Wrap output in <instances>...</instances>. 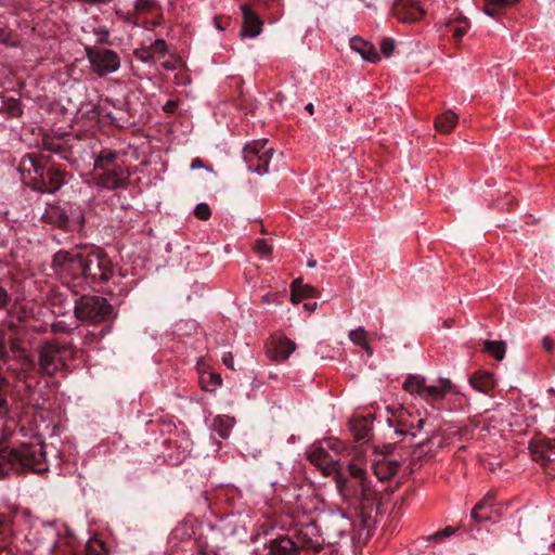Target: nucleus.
<instances>
[{"instance_id":"a19ab883","label":"nucleus","mask_w":555,"mask_h":555,"mask_svg":"<svg viewBox=\"0 0 555 555\" xmlns=\"http://www.w3.org/2000/svg\"><path fill=\"white\" fill-rule=\"evenodd\" d=\"M94 35L96 36L95 43L98 47L111 44L109 30L106 27L96 28Z\"/></svg>"},{"instance_id":"4c0bfd02","label":"nucleus","mask_w":555,"mask_h":555,"mask_svg":"<svg viewBox=\"0 0 555 555\" xmlns=\"http://www.w3.org/2000/svg\"><path fill=\"white\" fill-rule=\"evenodd\" d=\"M457 23L464 24V25L451 24V25H449V27H450V31H452V34H453V37L456 40H460L467 33L468 22L465 17H463Z\"/></svg>"},{"instance_id":"680f3d73","label":"nucleus","mask_w":555,"mask_h":555,"mask_svg":"<svg viewBox=\"0 0 555 555\" xmlns=\"http://www.w3.org/2000/svg\"><path fill=\"white\" fill-rule=\"evenodd\" d=\"M444 538L442 535H440V532L437 531L435 532L434 534L429 535L427 538L428 541H431L434 543H438V542H441Z\"/></svg>"},{"instance_id":"c85d7f7f","label":"nucleus","mask_w":555,"mask_h":555,"mask_svg":"<svg viewBox=\"0 0 555 555\" xmlns=\"http://www.w3.org/2000/svg\"><path fill=\"white\" fill-rule=\"evenodd\" d=\"M133 8L141 16L157 14L160 17L162 7L157 0H134Z\"/></svg>"},{"instance_id":"b1692460","label":"nucleus","mask_w":555,"mask_h":555,"mask_svg":"<svg viewBox=\"0 0 555 555\" xmlns=\"http://www.w3.org/2000/svg\"><path fill=\"white\" fill-rule=\"evenodd\" d=\"M0 113L10 118L20 117L23 114L22 103L18 99L7 98L0 94Z\"/></svg>"},{"instance_id":"3c124183","label":"nucleus","mask_w":555,"mask_h":555,"mask_svg":"<svg viewBox=\"0 0 555 555\" xmlns=\"http://www.w3.org/2000/svg\"><path fill=\"white\" fill-rule=\"evenodd\" d=\"M153 16L154 18L152 21H143L142 26L146 29L159 26L163 22V11L160 10V17L157 14H154Z\"/></svg>"},{"instance_id":"6e6d98bb","label":"nucleus","mask_w":555,"mask_h":555,"mask_svg":"<svg viewBox=\"0 0 555 555\" xmlns=\"http://www.w3.org/2000/svg\"><path fill=\"white\" fill-rule=\"evenodd\" d=\"M542 347L545 351L552 352L554 349V341L550 336H544L542 338Z\"/></svg>"},{"instance_id":"7ed1b4c3","label":"nucleus","mask_w":555,"mask_h":555,"mask_svg":"<svg viewBox=\"0 0 555 555\" xmlns=\"http://www.w3.org/2000/svg\"><path fill=\"white\" fill-rule=\"evenodd\" d=\"M348 475L336 472L334 480L344 502L356 511H360L361 522L370 532V512L377 502V493L367 479L366 464L362 457H353L347 466Z\"/></svg>"},{"instance_id":"de8ad7c7","label":"nucleus","mask_w":555,"mask_h":555,"mask_svg":"<svg viewBox=\"0 0 555 555\" xmlns=\"http://www.w3.org/2000/svg\"><path fill=\"white\" fill-rule=\"evenodd\" d=\"M26 370L28 373L33 374L37 370L36 362L29 358L27 354L22 358V369L20 371Z\"/></svg>"},{"instance_id":"1a4fd4ad","label":"nucleus","mask_w":555,"mask_h":555,"mask_svg":"<svg viewBox=\"0 0 555 555\" xmlns=\"http://www.w3.org/2000/svg\"><path fill=\"white\" fill-rule=\"evenodd\" d=\"M273 154V149L268 146V141H254L247 144L243 150V158L253 172L263 175L268 172V167Z\"/></svg>"},{"instance_id":"7c9ffc66","label":"nucleus","mask_w":555,"mask_h":555,"mask_svg":"<svg viewBox=\"0 0 555 555\" xmlns=\"http://www.w3.org/2000/svg\"><path fill=\"white\" fill-rule=\"evenodd\" d=\"M519 0H485V8L483 12L494 17L496 16L502 10L517 3Z\"/></svg>"},{"instance_id":"13d9d810","label":"nucleus","mask_w":555,"mask_h":555,"mask_svg":"<svg viewBox=\"0 0 555 555\" xmlns=\"http://www.w3.org/2000/svg\"><path fill=\"white\" fill-rule=\"evenodd\" d=\"M229 23V18L215 17V25L220 30H224L228 27Z\"/></svg>"},{"instance_id":"423d86ee","label":"nucleus","mask_w":555,"mask_h":555,"mask_svg":"<svg viewBox=\"0 0 555 555\" xmlns=\"http://www.w3.org/2000/svg\"><path fill=\"white\" fill-rule=\"evenodd\" d=\"M73 358L70 346L56 341L46 343L39 349L38 371L41 375L53 376L57 371H67V361Z\"/></svg>"},{"instance_id":"aec40b11","label":"nucleus","mask_w":555,"mask_h":555,"mask_svg":"<svg viewBox=\"0 0 555 555\" xmlns=\"http://www.w3.org/2000/svg\"><path fill=\"white\" fill-rule=\"evenodd\" d=\"M350 48L359 52L361 56L369 62L375 63L379 60V54L376 52L375 48L360 37L350 39Z\"/></svg>"},{"instance_id":"c03bdc74","label":"nucleus","mask_w":555,"mask_h":555,"mask_svg":"<svg viewBox=\"0 0 555 555\" xmlns=\"http://www.w3.org/2000/svg\"><path fill=\"white\" fill-rule=\"evenodd\" d=\"M194 215L199 220H208L211 216V210L206 203H201L196 205L194 209Z\"/></svg>"},{"instance_id":"864d4df0","label":"nucleus","mask_w":555,"mask_h":555,"mask_svg":"<svg viewBox=\"0 0 555 555\" xmlns=\"http://www.w3.org/2000/svg\"><path fill=\"white\" fill-rule=\"evenodd\" d=\"M10 300V295L5 288L0 285V309L4 308Z\"/></svg>"},{"instance_id":"473e14b6","label":"nucleus","mask_w":555,"mask_h":555,"mask_svg":"<svg viewBox=\"0 0 555 555\" xmlns=\"http://www.w3.org/2000/svg\"><path fill=\"white\" fill-rule=\"evenodd\" d=\"M367 333L363 327H358L349 332V339L357 346L363 348L367 356L373 354V349L367 344Z\"/></svg>"},{"instance_id":"39448f33","label":"nucleus","mask_w":555,"mask_h":555,"mask_svg":"<svg viewBox=\"0 0 555 555\" xmlns=\"http://www.w3.org/2000/svg\"><path fill=\"white\" fill-rule=\"evenodd\" d=\"M75 317L85 323L96 325L116 318L114 307L106 298L95 295H82L75 301Z\"/></svg>"},{"instance_id":"e433bc0d","label":"nucleus","mask_w":555,"mask_h":555,"mask_svg":"<svg viewBox=\"0 0 555 555\" xmlns=\"http://www.w3.org/2000/svg\"><path fill=\"white\" fill-rule=\"evenodd\" d=\"M0 42L8 47H16L18 44V39L10 29L0 28Z\"/></svg>"},{"instance_id":"6ab92c4d","label":"nucleus","mask_w":555,"mask_h":555,"mask_svg":"<svg viewBox=\"0 0 555 555\" xmlns=\"http://www.w3.org/2000/svg\"><path fill=\"white\" fill-rule=\"evenodd\" d=\"M472 387L480 392L489 393L495 387V380L491 373L477 371L469 377Z\"/></svg>"},{"instance_id":"f03ea898","label":"nucleus","mask_w":555,"mask_h":555,"mask_svg":"<svg viewBox=\"0 0 555 555\" xmlns=\"http://www.w3.org/2000/svg\"><path fill=\"white\" fill-rule=\"evenodd\" d=\"M9 380L0 376V478L10 472H33L42 474L48 470L43 443H22L10 447L7 443L15 434L20 416L9 401Z\"/></svg>"},{"instance_id":"20e7f679","label":"nucleus","mask_w":555,"mask_h":555,"mask_svg":"<svg viewBox=\"0 0 555 555\" xmlns=\"http://www.w3.org/2000/svg\"><path fill=\"white\" fill-rule=\"evenodd\" d=\"M23 172L27 171L33 189L41 193H55L65 183L66 171L51 162L44 154H27L21 162Z\"/></svg>"},{"instance_id":"5fc2aeb1","label":"nucleus","mask_w":555,"mask_h":555,"mask_svg":"<svg viewBox=\"0 0 555 555\" xmlns=\"http://www.w3.org/2000/svg\"><path fill=\"white\" fill-rule=\"evenodd\" d=\"M10 359L9 351L4 344V340L0 338V360L2 362H7Z\"/></svg>"},{"instance_id":"9b49d317","label":"nucleus","mask_w":555,"mask_h":555,"mask_svg":"<svg viewBox=\"0 0 555 555\" xmlns=\"http://www.w3.org/2000/svg\"><path fill=\"white\" fill-rule=\"evenodd\" d=\"M42 219L60 229L69 230L73 227H82L85 223L83 215L79 210L76 215L74 211L68 214L63 207L57 205H50L47 207Z\"/></svg>"},{"instance_id":"603ef678","label":"nucleus","mask_w":555,"mask_h":555,"mask_svg":"<svg viewBox=\"0 0 555 555\" xmlns=\"http://www.w3.org/2000/svg\"><path fill=\"white\" fill-rule=\"evenodd\" d=\"M179 102L177 100H168L163 107V111L167 114H173L178 107Z\"/></svg>"},{"instance_id":"09e8293b","label":"nucleus","mask_w":555,"mask_h":555,"mask_svg":"<svg viewBox=\"0 0 555 555\" xmlns=\"http://www.w3.org/2000/svg\"><path fill=\"white\" fill-rule=\"evenodd\" d=\"M255 249L262 256L271 254V246L264 240H258L256 242Z\"/></svg>"},{"instance_id":"338daca9","label":"nucleus","mask_w":555,"mask_h":555,"mask_svg":"<svg viewBox=\"0 0 555 555\" xmlns=\"http://www.w3.org/2000/svg\"><path fill=\"white\" fill-rule=\"evenodd\" d=\"M430 441H431V438L428 437L425 440H423L421 443H418L417 447H424V446L428 444Z\"/></svg>"},{"instance_id":"412c9836","label":"nucleus","mask_w":555,"mask_h":555,"mask_svg":"<svg viewBox=\"0 0 555 555\" xmlns=\"http://www.w3.org/2000/svg\"><path fill=\"white\" fill-rule=\"evenodd\" d=\"M251 3L257 10L267 13L269 18L278 20L283 12L282 0H251Z\"/></svg>"},{"instance_id":"2eb2a0df","label":"nucleus","mask_w":555,"mask_h":555,"mask_svg":"<svg viewBox=\"0 0 555 555\" xmlns=\"http://www.w3.org/2000/svg\"><path fill=\"white\" fill-rule=\"evenodd\" d=\"M307 457L324 476L335 475L336 472H339L338 461L334 460L322 447L312 448L307 452Z\"/></svg>"},{"instance_id":"5701e85b","label":"nucleus","mask_w":555,"mask_h":555,"mask_svg":"<svg viewBox=\"0 0 555 555\" xmlns=\"http://www.w3.org/2000/svg\"><path fill=\"white\" fill-rule=\"evenodd\" d=\"M400 463L395 460H383L374 465V473L379 480H387L395 476Z\"/></svg>"},{"instance_id":"f704fd0d","label":"nucleus","mask_w":555,"mask_h":555,"mask_svg":"<svg viewBox=\"0 0 555 555\" xmlns=\"http://www.w3.org/2000/svg\"><path fill=\"white\" fill-rule=\"evenodd\" d=\"M52 553L54 555H73L74 545L72 542V538L60 537L52 546Z\"/></svg>"},{"instance_id":"a211bd4d","label":"nucleus","mask_w":555,"mask_h":555,"mask_svg":"<svg viewBox=\"0 0 555 555\" xmlns=\"http://www.w3.org/2000/svg\"><path fill=\"white\" fill-rule=\"evenodd\" d=\"M269 555H299V546L288 537H278L269 542Z\"/></svg>"},{"instance_id":"774afa93","label":"nucleus","mask_w":555,"mask_h":555,"mask_svg":"<svg viewBox=\"0 0 555 555\" xmlns=\"http://www.w3.org/2000/svg\"><path fill=\"white\" fill-rule=\"evenodd\" d=\"M87 555H99L98 552L92 551L89 546L87 547Z\"/></svg>"},{"instance_id":"69168bd1","label":"nucleus","mask_w":555,"mask_h":555,"mask_svg":"<svg viewBox=\"0 0 555 555\" xmlns=\"http://www.w3.org/2000/svg\"><path fill=\"white\" fill-rule=\"evenodd\" d=\"M315 306H317V302H313L311 305L310 304L304 305L305 309H307V310H313L315 308Z\"/></svg>"},{"instance_id":"ddd939ff","label":"nucleus","mask_w":555,"mask_h":555,"mask_svg":"<svg viewBox=\"0 0 555 555\" xmlns=\"http://www.w3.org/2000/svg\"><path fill=\"white\" fill-rule=\"evenodd\" d=\"M242 12V29L240 31L241 37L255 38L261 31L263 27V21L260 17L262 11L257 10L251 3L241 4Z\"/></svg>"},{"instance_id":"4468645a","label":"nucleus","mask_w":555,"mask_h":555,"mask_svg":"<svg viewBox=\"0 0 555 555\" xmlns=\"http://www.w3.org/2000/svg\"><path fill=\"white\" fill-rule=\"evenodd\" d=\"M392 14L401 23H414L424 16L425 11L418 0H396Z\"/></svg>"},{"instance_id":"0e129e2a","label":"nucleus","mask_w":555,"mask_h":555,"mask_svg":"<svg viewBox=\"0 0 555 555\" xmlns=\"http://www.w3.org/2000/svg\"><path fill=\"white\" fill-rule=\"evenodd\" d=\"M305 109H306L310 115H312V114H313V112H314V106H313V104H312V103H309V104H307V105H306Z\"/></svg>"},{"instance_id":"f257e3e1","label":"nucleus","mask_w":555,"mask_h":555,"mask_svg":"<svg viewBox=\"0 0 555 555\" xmlns=\"http://www.w3.org/2000/svg\"><path fill=\"white\" fill-rule=\"evenodd\" d=\"M51 268L61 283L74 294L94 289L113 276V262L100 247L60 249L51 260Z\"/></svg>"},{"instance_id":"49530a36","label":"nucleus","mask_w":555,"mask_h":555,"mask_svg":"<svg viewBox=\"0 0 555 555\" xmlns=\"http://www.w3.org/2000/svg\"><path fill=\"white\" fill-rule=\"evenodd\" d=\"M395 49V40L391 38H384L380 42V50L385 56H390Z\"/></svg>"},{"instance_id":"cd10ccee","label":"nucleus","mask_w":555,"mask_h":555,"mask_svg":"<svg viewBox=\"0 0 555 555\" xmlns=\"http://www.w3.org/2000/svg\"><path fill=\"white\" fill-rule=\"evenodd\" d=\"M372 421L369 417H357L351 422V430L356 440L365 439L371 430Z\"/></svg>"},{"instance_id":"58836bf2","label":"nucleus","mask_w":555,"mask_h":555,"mask_svg":"<svg viewBox=\"0 0 555 555\" xmlns=\"http://www.w3.org/2000/svg\"><path fill=\"white\" fill-rule=\"evenodd\" d=\"M203 388L207 391L215 390L218 386L221 385L222 378L219 374L216 373H209L208 375V382L205 380L204 377H202Z\"/></svg>"},{"instance_id":"72a5a7b5","label":"nucleus","mask_w":555,"mask_h":555,"mask_svg":"<svg viewBox=\"0 0 555 555\" xmlns=\"http://www.w3.org/2000/svg\"><path fill=\"white\" fill-rule=\"evenodd\" d=\"M117 156L118 154L115 151L108 149L102 150L95 157L94 169L108 168L111 165L114 166Z\"/></svg>"},{"instance_id":"4d7b16f0","label":"nucleus","mask_w":555,"mask_h":555,"mask_svg":"<svg viewBox=\"0 0 555 555\" xmlns=\"http://www.w3.org/2000/svg\"><path fill=\"white\" fill-rule=\"evenodd\" d=\"M135 55L143 62H150L154 59L152 52H150L147 48L143 49L140 55L138 53H135Z\"/></svg>"},{"instance_id":"bb28decb","label":"nucleus","mask_w":555,"mask_h":555,"mask_svg":"<svg viewBox=\"0 0 555 555\" xmlns=\"http://www.w3.org/2000/svg\"><path fill=\"white\" fill-rule=\"evenodd\" d=\"M41 150L57 154L62 158H67L68 151L65 146L63 138L44 137L41 142Z\"/></svg>"},{"instance_id":"393cba45","label":"nucleus","mask_w":555,"mask_h":555,"mask_svg":"<svg viewBox=\"0 0 555 555\" xmlns=\"http://www.w3.org/2000/svg\"><path fill=\"white\" fill-rule=\"evenodd\" d=\"M457 122V116L452 111H447L435 119V128L440 133H450Z\"/></svg>"},{"instance_id":"f8f14e48","label":"nucleus","mask_w":555,"mask_h":555,"mask_svg":"<svg viewBox=\"0 0 555 555\" xmlns=\"http://www.w3.org/2000/svg\"><path fill=\"white\" fill-rule=\"evenodd\" d=\"M94 176L96 185L107 190H118L127 188L129 183V172L125 171L120 166L113 168L95 169Z\"/></svg>"},{"instance_id":"bf43d9fd","label":"nucleus","mask_w":555,"mask_h":555,"mask_svg":"<svg viewBox=\"0 0 555 555\" xmlns=\"http://www.w3.org/2000/svg\"><path fill=\"white\" fill-rule=\"evenodd\" d=\"M222 362L223 364L229 367V369H234L233 366V356L232 353H224L223 357H222Z\"/></svg>"},{"instance_id":"a18cd8bd","label":"nucleus","mask_w":555,"mask_h":555,"mask_svg":"<svg viewBox=\"0 0 555 555\" xmlns=\"http://www.w3.org/2000/svg\"><path fill=\"white\" fill-rule=\"evenodd\" d=\"M122 20L131 24L133 26H140L142 25L143 21H141V15L137 13V10L133 8V11H129L126 14L122 15Z\"/></svg>"},{"instance_id":"8fccbe9b","label":"nucleus","mask_w":555,"mask_h":555,"mask_svg":"<svg viewBox=\"0 0 555 555\" xmlns=\"http://www.w3.org/2000/svg\"><path fill=\"white\" fill-rule=\"evenodd\" d=\"M10 350H11L14 354H16L17 357L23 358V356H26V354H25V351H24V349H23V347H22V344H21V341H20L18 339H12V340L10 341Z\"/></svg>"},{"instance_id":"a878e982","label":"nucleus","mask_w":555,"mask_h":555,"mask_svg":"<svg viewBox=\"0 0 555 555\" xmlns=\"http://www.w3.org/2000/svg\"><path fill=\"white\" fill-rule=\"evenodd\" d=\"M292 301L299 302L302 298L314 297L318 291L310 285H304L300 280H294L291 286Z\"/></svg>"},{"instance_id":"2f4dec72","label":"nucleus","mask_w":555,"mask_h":555,"mask_svg":"<svg viewBox=\"0 0 555 555\" xmlns=\"http://www.w3.org/2000/svg\"><path fill=\"white\" fill-rule=\"evenodd\" d=\"M232 426L233 420L229 416L219 415L214 418L212 428L222 439L229 437Z\"/></svg>"},{"instance_id":"79ce46f5","label":"nucleus","mask_w":555,"mask_h":555,"mask_svg":"<svg viewBox=\"0 0 555 555\" xmlns=\"http://www.w3.org/2000/svg\"><path fill=\"white\" fill-rule=\"evenodd\" d=\"M150 52H152L153 56L155 55H165L167 52V44L164 39L155 40L150 47H147Z\"/></svg>"},{"instance_id":"4be33fe9","label":"nucleus","mask_w":555,"mask_h":555,"mask_svg":"<svg viewBox=\"0 0 555 555\" xmlns=\"http://www.w3.org/2000/svg\"><path fill=\"white\" fill-rule=\"evenodd\" d=\"M296 345L288 338H280L273 343L270 349L271 358L278 361L286 360L294 352Z\"/></svg>"},{"instance_id":"0eeeda50","label":"nucleus","mask_w":555,"mask_h":555,"mask_svg":"<svg viewBox=\"0 0 555 555\" xmlns=\"http://www.w3.org/2000/svg\"><path fill=\"white\" fill-rule=\"evenodd\" d=\"M403 388L412 395H418L423 400L435 408L451 390L452 383L448 378H439L437 385H426L424 377L410 375L404 380Z\"/></svg>"},{"instance_id":"6e6552de","label":"nucleus","mask_w":555,"mask_h":555,"mask_svg":"<svg viewBox=\"0 0 555 555\" xmlns=\"http://www.w3.org/2000/svg\"><path fill=\"white\" fill-rule=\"evenodd\" d=\"M85 52L92 72L99 77H105L120 68V56L112 49L87 46Z\"/></svg>"},{"instance_id":"c756f323","label":"nucleus","mask_w":555,"mask_h":555,"mask_svg":"<svg viewBox=\"0 0 555 555\" xmlns=\"http://www.w3.org/2000/svg\"><path fill=\"white\" fill-rule=\"evenodd\" d=\"M482 351L487 352L495 360L501 361L505 357L506 345L502 340H485L482 345Z\"/></svg>"},{"instance_id":"dca6fc26","label":"nucleus","mask_w":555,"mask_h":555,"mask_svg":"<svg viewBox=\"0 0 555 555\" xmlns=\"http://www.w3.org/2000/svg\"><path fill=\"white\" fill-rule=\"evenodd\" d=\"M532 459L545 464L555 461V439H541L530 444Z\"/></svg>"},{"instance_id":"c9c22d12","label":"nucleus","mask_w":555,"mask_h":555,"mask_svg":"<svg viewBox=\"0 0 555 555\" xmlns=\"http://www.w3.org/2000/svg\"><path fill=\"white\" fill-rule=\"evenodd\" d=\"M298 539L300 546L304 548L312 550L314 552H320L322 550V545L314 541L307 531H299Z\"/></svg>"},{"instance_id":"ea45409f","label":"nucleus","mask_w":555,"mask_h":555,"mask_svg":"<svg viewBox=\"0 0 555 555\" xmlns=\"http://www.w3.org/2000/svg\"><path fill=\"white\" fill-rule=\"evenodd\" d=\"M11 532V521L4 514L0 515V543H3Z\"/></svg>"},{"instance_id":"9d476101","label":"nucleus","mask_w":555,"mask_h":555,"mask_svg":"<svg viewBox=\"0 0 555 555\" xmlns=\"http://www.w3.org/2000/svg\"><path fill=\"white\" fill-rule=\"evenodd\" d=\"M391 412V416L387 418L390 427L395 428V434L398 436H412L415 437L414 429H422L425 424V418L413 416L410 411L400 406Z\"/></svg>"},{"instance_id":"37998d69","label":"nucleus","mask_w":555,"mask_h":555,"mask_svg":"<svg viewBox=\"0 0 555 555\" xmlns=\"http://www.w3.org/2000/svg\"><path fill=\"white\" fill-rule=\"evenodd\" d=\"M17 379L23 382L28 389L35 388L38 382L34 378L33 374L28 373L26 370L18 371L16 374Z\"/></svg>"},{"instance_id":"052dcab7","label":"nucleus","mask_w":555,"mask_h":555,"mask_svg":"<svg viewBox=\"0 0 555 555\" xmlns=\"http://www.w3.org/2000/svg\"><path fill=\"white\" fill-rule=\"evenodd\" d=\"M455 531H456L455 528L448 526V527L443 528L442 530H440L439 532H440V535H442L443 538H448V537H451Z\"/></svg>"},{"instance_id":"e2e57ef3","label":"nucleus","mask_w":555,"mask_h":555,"mask_svg":"<svg viewBox=\"0 0 555 555\" xmlns=\"http://www.w3.org/2000/svg\"><path fill=\"white\" fill-rule=\"evenodd\" d=\"M204 167L203 160L201 158H194L191 163V169H197Z\"/></svg>"},{"instance_id":"f3484780","label":"nucleus","mask_w":555,"mask_h":555,"mask_svg":"<svg viewBox=\"0 0 555 555\" xmlns=\"http://www.w3.org/2000/svg\"><path fill=\"white\" fill-rule=\"evenodd\" d=\"M495 493L489 491L472 509L470 517L476 522L491 519L492 508L494 506Z\"/></svg>"}]
</instances>
